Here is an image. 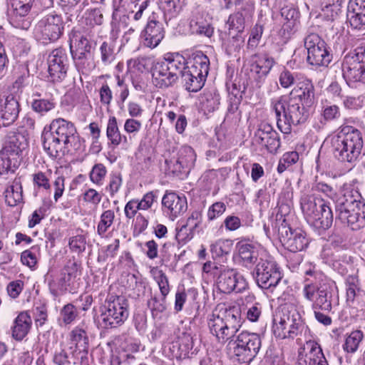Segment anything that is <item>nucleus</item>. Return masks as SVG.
Returning <instances> with one entry per match:
<instances>
[{"instance_id": "6e6d98bb", "label": "nucleus", "mask_w": 365, "mask_h": 365, "mask_svg": "<svg viewBox=\"0 0 365 365\" xmlns=\"http://www.w3.org/2000/svg\"><path fill=\"white\" fill-rule=\"evenodd\" d=\"M106 173V166L102 163H97L92 168L89 177L92 182L98 185H102Z\"/></svg>"}, {"instance_id": "6ab92c4d", "label": "nucleus", "mask_w": 365, "mask_h": 365, "mask_svg": "<svg viewBox=\"0 0 365 365\" xmlns=\"http://www.w3.org/2000/svg\"><path fill=\"white\" fill-rule=\"evenodd\" d=\"M255 142L264 147L270 153H276L280 147L278 133L268 123H262L255 133Z\"/></svg>"}, {"instance_id": "58836bf2", "label": "nucleus", "mask_w": 365, "mask_h": 365, "mask_svg": "<svg viewBox=\"0 0 365 365\" xmlns=\"http://www.w3.org/2000/svg\"><path fill=\"white\" fill-rule=\"evenodd\" d=\"M162 61L168 68V70L175 74L177 81L180 76L182 77V73L186 67V60L182 55L178 53H168L165 55Z\"/></svg>"}, {"instance_id": "6e6552de", "label": "nucleus", "mask_w": 365, "mask_h": 365, "mask_svg": "<svg viewBox=\"0 0 365 365\" xmlns=\"http://www.w3.org/2000/svg\"><path fill=\"white\" fill-rule=\"evenodd\" d=\"M104 308L99 321L103 329L118 327L128 317V301L124 296L108 295L105 301Z\"/></svg>"}, {"instance_id": "aec40b11", "label": "nucleus", "mask_w": 365, "mask_h": 365, "mask_svg": "<svg viewBox=\"0 0 365 365\" xmlns=\"http://www.w3.org/2000/svg\"><path fill=\"white\" fill-rule=\"evenodd\" d=\"M300 207L305 220L310 224L324 211L322 208L327 209L330 206L329 202L314 194H304L300 198Z\"/></svg>"}, {"instance_id": "1a4fd4ad", "label": "nucleus", "mask_w": 365, "mask_h": 365, "mask_svg": "<svg viewBox=\"0 0 365 365\" xmlns=\"http://www.w3.org/2000/svg\"><path fill=\"white\" fill-rule=\"evenodd\" d=\"M252 275L257 286L263 289L276 287L282 278L279 266L272 257L267 255L259 257Z\"/></svg>"}, {"instance_id": "338daca9", "label": "nucleus", "mask_w": 365, "mask_h": 365, "mask_svg": "<svg viewBox=\"0 0 365 365\" xmlns=\"http://www.w3.org/2000/svg\"><path fill=\"white\" fill-rule=\"evenodd\" d=\"M85 21L87 25L91 26L101 25L103 22V16L101 11L99 9H91L86 13Z\"/></svg>"}, {"instance_id": "a18cd8bd", "label": "nucleus", "mask_w": 365, "mask_h": 365, "mask_svg": "<svg viewBox=\"0 0 365 365\" xmlns=\"http://www.w3.org/2000/svg\"><path fill=\"white\" fill-rule=\"evenodd\" d=\"M168 295H163L162 293H152L150 298L148 301V307L150 308L153 317H157L158 314L163 313L167 309L166 297Z\"/></svg>"}, {"instance_id": "2f4dec72", "label": "nucleus", "mask_w": 365, "mask_h": 365, "mask_svg": "<svg viewBox=\"0 0 365 365\" xmlns=\"http://www.w3.org/2000/svg\"><path fill=\"white\" fill-rule=\"evenodd\" d=\"M222 317L228 338L233 336L242 325L240 309L232 307L220 312Z\"/></svg>"}, {"instance_id": "ddd939ff", "label": "nucleus", "mask_w": 365, "mask_h": 365, "mask_svg": "<svg viewBox=\"0 0 365 365\" xmlns=\"http://www.w3.org/2000/svg\"><path fill=\"white\" fill-rule=\"evenodd\" d=\"M70 52L77 70L83 74L88 73L93 68L92 45L89 40L81 36L71 40Z\"/></svg>"}, {"instance_id": "052dcab7", "label": "nucleus", "mask_w": 365, "mask_h": 365, "mask_svg": "<svg viewBox=\"0 0 365 365\" xmlns=\"http://www.w3.org/2000/svg\"><path fill=\"white\" fill-rule=\"evenodd\" d=\"M322 115L325 122L337 120L341 117L340 108L336 105H324Z\"/></svg>"}, {"instance_id": "4be33fe9", "label": "nucleus", "mask_w": 365, "mask_h": 365, "mask_svg": "<svg viewBox=\"0 0 365 365\" xmlns=\"http://www.w3.org/2000/svg\"><path fill=\"white\" fill-rule=\"evenodd\" d=\"M34 0H11V18L14 26L27 29L31 26V20L28 16Z\"/></svg>"}, {"instance_id": "0e129e2a", "label": "nucleus", "mask_w": 365, "mask_h": 365, "mask_svg": "<svg viewBox=\"0 0 365 365\" xmlns=\"http://www.w3.org/2000/svg\"><path fill=\"white\" fill-rule=\"evenodd\" d=\"M264 31V27L262 24H256L252 29L250 38L247 42V47L254 48L259 44Z\"/></svg>"}, {"instance_id": "e2e57ef3", "label": "nucleus", "mask_w": 365, "mask_h": 365, "mask_svg": "<svg viewBox=\"0 0 365 365\" xmlns=\"http://www.w3.org/2000/svg\"><path fill=\"white\" fill-rule=\"evenodd\" d=\"M39 251L38 246H33L29 250L24 251L21 255V260L23 264L29 267H34L37 263L36 252Z\"/></svg>"}, {"instance_id": "3c124183", "label": "nucleus", "mask_w": 365, "mask_h": 365, "mask_svg": "<svg viewBox=\"0 0 365 365\" xmlns=\"http://www.w3.org/2000/svg\"><path fill=\"white\" fill-rule=\"evenodd\" d=\"M55 105L53 100L38 98L32 101L31 106L34 112L43 115L53 110L55 108Z\"/></svg>"}, {"instance_id": "c756f323", "label": "nucleus", "mask_w": 365, "mask_h": 365, "mask_svg": "<svg viewBox=\"0 0 365 365\" xmlns=\"http://www.w3.org/2000/svg\"><path fill=\"white\" fill-rule=\"evenodd\" d=\"M152 77L154 85L161 89L173 86L177 82L175 74L168 70L162 61L152 67Z\"/></svg>"}, {"instance_id": "b1692460", "label": "nucleus", "mask_w": 365, "mask_h": 365, "mask_svg": "<svg viewBox=\"0 0 365 365\" xmlns=\"http://www.w3.org/2000/svg\"><path fill=\"white\" fill-rule=\"evenodd\" d=\"M306 354L299 353L297 365H329L320 345L311 339L306 341L304 350Z\"/></svg>"}, {"instance_id": "e433bc0d", "label": "nucleus", "mask_w": 365, "mask_h": 365, "mask_svg": "<svg viewBox=\"0 0 365 365\" xmlns=\"http://www.w3.org/2000/svg\"><path fill=\"white\" fill-rule=\"evenodd\" d=\"M207 326L210 333L217 338L219 342H225L229 339L221 314L212 313L208 315Z\"/></svg>"}, {"instance_id": "680f3d73", "label": "nucleus", "mask_w": 365, "mask_h": 365, "mask_svg": "<svg viewBox=\"0 0 365 365\" xmlns=\"http://www.w3.org/2000/svg\"><path fill=\"white\" fill-rule=\"evenodd\" d=\"M182 79L185 83L186 90L189 92L199 91L204 86L205 83L202 81L200 78H197V76L192 78V76L185 74H182Z\"/></svg>"}, {"instance_id": "a878e982", "label": "nucleus", "mask_w": 365, "mask_h": 365, "mask_svg": "<svg viewBox=\"0 0 365 365\" xmlns=\"http://www.w3.org/2000/svg\"><path fill=\"white\" fill-rule=\"evenodd\" d=\"M195 155L191 147H185L179 152L177 159L175 160H165L168 170L176 175L186 173L194 165Z\"/></svg>"}, {"instance_id": "f704fd0d", "label": "nucleus", "mask_w": 365, "mask_h": 365, "mask_svg": "<svg viewBox=\"0 0 365 365\" xmlns=\"http://www.w3.org/2000/svg\"><path fill=\"white\" fill-rule=\"evenodd\" d=\"M142 37L145 46L150 48L157 47L165 37L163 25H146Z\"/></svg>"}, {"instance_id": "7ed1b4c3", "label": "nucleus", "mask_w": 365, "mask_h": 365, "mask_svg": "<svg viewBox=\"0 0 365 365\" xmlns=\"http://www.w3.org/2000/svg\"><path fill=\"white\" fill-rule=\"evenodd\" d=\"M342 195L335 202L336 219L352 230L365 227V200L351 185H344Z\"/></svg>"}, {"instance_id": "f03ea898", "label": "nucleus", "mask_w": 365, "mask_h": 365, "mask_svg": "<svg viewBox=\"0 0 365 365\" xmlns=\"http://www.w3.org/2000/svg\"><path fill=\"white\" fill-rule=\"evenodd\" d=\"M41 138L43 150L50 157L56 158L60 153L72 147L79 135L73 123L58 118L44 127Z\"/></svg>"}, {"instance_id": "864d4df0", "label": "nucleus", "mask_w": 365, "mask_h": 365, "mask_svg": "<svg viewBox=\"0 0 365 365\" xmlns=\"http://www.w3.org/2000/svg\"><path fill=\"white\" fill-rule=\"evenodd\" d=\"M191 63L201 71V76H202V73H205L207 76L208 75L210 70V59L202 51H197L193 54Z\"/></svg>"}, {"instance_id": "9b49d317", "label": "nucleus", "mask_w": 365, "mask_h": 365, "mask_svg": "<svg viewBox=\"0 0 365 365\" xmlns=\"http://www.w3.org/2000/svg\"><path fill=\"white\" fill-rule=\"evenodd\" d=\"M213 274L217 276L216 284L220 292L230 294L242 292L248 287L245 277L237 269L225 266H215Z\"/></svg>"}, {"instance_id": "69168bd1", "label": "nucleus", "mask_w": 365, "mask_h": 365, "mask_svg": "<svg viewBox=\"0 0 365 365\" xmlns=\"http://www.w3.org/2000/svg\"><path fill=\"white\" fill-rule=\"evenodd\" d=\"M226 205L222 202H216L209 207L207 217L209 221H212L220 217L226 210Z\"/></svg>"}, {"instance_id": "dca6fc26", "label": "nucleus", "mask_w": 365, "mask_h": 365, "mask_svg": "<svg viewBox=\"0 0 365 365\" xmlns=\"http://www.w3.org/2000/svg\"><path fill=\"white\" fill-rule=\"evenodd\" d=\"M69 351L73 359V364L90 365L91 358L88 356V337L83 328L76 327L70 334Z\"/></svg>"}, {"instance_id": "4468645a", "label": "nucleus", "mask_w": 365, "mask_h": 365, "mask_svg": "<svg viewBox=\"0 0 365 365\" xmlns=\"http://www.w3.org/2000/svg\"><path fill=\"white\" fill-rule=\"evenodd\" d=\"M278 235L282 245L292 252L303 251L309 244L306 232L301 228L291 227L286 219L278 227Z\"/></svg>"}, {"instance_id": "423d86ee", "label": "nucleus", "mask_w": 365, "mask_h": 365, "mask_svg": "<svg viewBox=\"0 0 365 365\" xmlns=\"http://www.w3.org/2000/svg\"><path fill=\"white\" fill-rule=\"evenodd\" d=\"M26 135L20 132L11 133L0 150V177L8 178L19 167L23 151L28 147Z\"/></svg>"}, {"instance_id": "5fc2aeb1", "label": "nucleus", "mask_w": 365, "mask_h": 365, "mask_svg": "<svg viewBox=\"0 0 365 365\" xmlns=\"http://www.w3.org/2000/svg\"><path fill=\"white\" fill-rule=\"evenodd\" d=\"M67 280L66 274H64L57 280H52L48 282L50 292L54 297L63 294L67 290Z\"/></svg>"}, {"instance_id": "5701e85b", "label": "nucleus", "mask_w": 365, "mask_h": 365, "mask_svg": "<svg viewBox=\"0 0 365 365\" xmlns=\"http://www.w3.org/2000/svg\"><path fill=\"white\" fill-rule=\"evenodd\" d=\"M250 64L251 77L257 83H261L274 64V60L267 53H256L252 56Z\"/></svg>"}, {"instance_id": "ea45409f", "label": "nucleus", "mask_w": 365, "mask_h": 365, "mask_svg": "<svg viewBox=\"0 0 365 365\" xmlns=\"http://www.w3.org/2000/svg\"><path fill=\"white\" fill-rule=\"evenodd\" d=\"M186 0H160V9L163 13L165 21L177 17L186 4Z\"/></svg>"}, {"instance_id": "f3484780", "label": "nucleus", "mask_w": 365, "mask_h": 365, "mask_svg": "<svg viewBox=\"0 0 365 365\" xmlns=\"http://www.w3.org/2000/svg\"><path fill=\"white\" fill-rule=\"evenodd\" d=\"M48 71L50 81L53 83L62 82L67 76L68 58L66 48L59 47L53 49L48 57Z\"/></svg>"}, {"instance_id": "c9c22d12", "label": "nucleus", "mask_w": 365, "mask_h": 365, "mask_svg": "<svg viewBox=\"0 0 365 365\" xmlns=\"http://www.w3.org/2000/svg\"><path fill=\"white\" fill-rule=\"evenodd\" d=\"M332 283H322L317 287V296L313 304L314 308L324 311L331 310Z\"/></svg>"}, {"instance_id": "c85d7f7f", "label": "nucleus", "mask_w": 365, "mask_h": 365, "mask_svg": "<svg viewBox=\"0 0 365 365\" xmlns=\"http://www.w3.org/2000/svg\"><path fill=\"white\" fill-rule=\"evenodd\" d=\"M240 262L245 268H252L259 261V247L247 240H241L236 244Z\"/></svg>"}, {"instance_id": "8fccbe9b", "label": "nucleus", "mask_w": 365, "mask_h": 365, "mask_svg": "<svg viewBox=\"0 0 365 365\" xmlns=\"http://www.w3.org/2000/svg\"><path fill=\"white\" fill-rule=\"evenodd\" d=\"M115 213L111 210L104 211L101 215V220L97 226V232L100 236H103L113 225Z\"/></svg>"}, {"instance_id": "a19ab883", "label": "nucleus", "mask_w": 365, "mask_h": 365, "mask_svg": "<svg viewBox=\"0 0 365 365\" xmlns=\"http://www.w3.org/2000/svg\"><path fill=\"white\" fill-rule=\"evenodd\" d=\"M106 135L110 143L117 147L120 144L127 145L128 144V138L127 136L122 135L119 130L117 119L115 116H112L108 119Z\"/></svg>"}, {"instance_id": "0eeeda50", "label": "nucleus", "mask_w": 365, "mask_h": 365, "mask_svg": "<svg viewBox=\"0 0 365 365\" xmlns=\"http://www.w3.org/2000/svg\"><path fill=\"white\" fill-rule=\"evenodd\" d=\"M333 67L341 71L348 85L351 83H365V46H358L351 51Z\"/></svg>"}, {"instance_id": "79ce46f5", "label": "nucleus", "mask_w": 365, "mask_h": 365, "mask_svg": "<svg viewBox=\"0 0 365 365\" xmlns=\"http://www.w3.org/2000/svg\"><path fill=\"white\" fill-rule=\"evenodd\" d=\"M323 209L324 211L322 210L321 214L317 215L316 220L309 224L319 235L329 229L333 223L334 217L331 207Z\"/></svg>"}, {"instance_id": "412c9836", "label": "nucleus", "mask_w": 365, "mask_h": 365, "mask_svg": "<svg viewBox=\"0 0 365 365\" xmlns=\"http://www.w3.org/2000/svg\"><path fill=\"white\" fill-rule=\"evenodd\" d=\"M255 6L252 3L247 2L237 12L230 14L226 26L228 32L242 34L245 25L250 23L253 17Z\"/></svg>"}, {"instance_id": "473e14b6", "label": "nucleus", "mask_w": 365, "mask_h": 365, "mask_svg": "<svg viewBox=\"0 0 365 365\" xmlns=\"http://www.w3.org/2000/svg\"><path fill=\"white\" fill-rule=\"evenodd\" d=\"M32 319L27 312H21L14 319L12 327V336L16 341H21L29 334Z\"/></svg>"}, {"instance_id": "a211bd4d", "label": "nucleus", "mask_w": 365, "mask_h": 365, "mask_svg": "<svg viewBox=\"0 0 365 365\" xmlns=\"http://www.w3.org/2000/svg\"><path fill=\"white\" fill-rule=\"evenodd\" d=\"M20 110V104L15 96H0V128L12 125L17 120Z\"/></svg>"}, {"instance_id": "4c0bfd02", "label": "nucleus", "mask_w": 365, "mask_h": 365, "mask_svg": "<svg viewBox=\"0 0 365 365\" xmlns=\"http://www.w3.org/2000/svg\"><path fill=\"white\" fill-rule=\"evenodd\" d=\"M5 202L10 207H15L23 202V189L20 178H16L4 192Z\"/></svg>"}, {"instance_id": "09e8293b", "label": "nucleus", "mask_w": 365, "mask_h": 365, "mask_svg": "<svg viewBox=\"0 0 365 365\" xmlns=\"http://www.w3.org/2000/svg\"><path fill=\"white\" fill-rule=\"evenodd\" d=\"M101 60L103 65L110 64L115 58L114 45L112 42L103 41L100 48Z\"/></svg>"}, {"instance_id": "72a5a7b5", "label": "nucleus", "mask_w": 365, "mask_h": 365, "mask_svg": "<svg viewBox=\"0 0 365 365\" xmlns=\"http://www.w3.org/2000/svg\"><path fill=\"white\" fill-rule=\"evenodd\" d=\"M201 222L202 212L199 210H194L187 217L186 223L180 227L176 237H181V240H191Z\"/></svg>"}, {"instance_id": "f8f14e48", "label": "nucleus", "mask_w": 365, "mask_h": 365, "mask_svg": "<svg viewBox=\"0 0 365 365\" xmlns=\"http://www.w3.org/2000/svg\"><path fill=\"white\" fill-rule=\"evenodd\" d=\"M307 50V62L317 67H327L332 59L326 42L317 34L311 33L304 38Z\"/></svg>"}, {"instance_id": "774afa93", "label": "nucleus", "mask_w": 365, "mask_h": 365, "mask_svg": "<svg viewBox=\"0 0 365 365\" xmlns=\"http://www.w3.org/2000/svg\"><path fill=\"white\" fill-rule=\"evenodd\" d=\"M63 322L66 324H71L78 316V312L74 305L72 304H66L61 311Z\"/></svg>"}, {"instance_id": "37998d69", "label": "nucleus", "mask_w": 365, "mask_h": 365, "mask_svg": "<svg viewBox=\"0 0 365 365\" xmlns=\"http://www.w3.org/2000/svg\"><path fill=\"white\" fill-rule=\"evenodd\" d=\"M244 42L245 38L242 34H235L231 31V33L227 32V38L223 41L222 46L225 53L230 56L240 51L244 45Z\"/></svg>"}, {"instance_id": "49530a36", "label": "nucleus", "mask_w": 365, "mask_h": 365, "mask_svg": "<svg viewBox=\"0 0 365 365\" xmlns=\"http://www.w3.org/2000/svg\"><path fill=\"white\" fill-rule=\"evenodd\" d=\"M346 301L352 304L354 303L356 298L361 294V291L359 288V279L356 277L349 275L346 279Z\"/></svg>"}, {"instance_id": "2eb2a0df", "label": "nucleus", "mask_w": 365, "mask_h": 365, "mask_svg": "<svg viewBox=\"0 0 365 365\" xmlns=\"http://www.w3.org/2000/svg\"><path fill=\"white\" fill-rule=\"evenodd\" d=\"M64 24L61 15L49 14L38 21L35 34L43 43L58 40L63 34Z\"/></svg>"}, {"instance_id": "20e7f679", "label": "nucleus", "mask_w": 365, "mask_h": 365, "mask_svg": "<svg viewBox=\"0 0 365 365\" xmlns=\"http://www.w3.org/2000/svg\"><path fill=\"white\" fill-rule=\"evenodd\" d=\"M364 144V135L351 125H341L331 138L333 155L341 163L354 164L359 158Z\"/></svg>"}, {"instance_id": "9d476101", "label": "nucleus", "mask_w": 365, "mask_h": 365, "mask_svg": "<svg viewBox=\"0 0 365 365\" xmlns=\"http://www.w3.org/2000/svg\"><path fill=\"white\" fill-rule=\"evenodd\" d=\"M232 345V358L240 364H249L259 353L262 339L260 335L257 333L242 331Z\"/></svg>"}, {"instance_id": "4d7b16f0", "label": "nucleus", "mask_w": 365, "mask_h": 365, "mask_svg": "<svg viewBox=\"0 0 365 365\" xmlns=\"http://www.w3.org/2000/svg\"><path fill=\"white\" fill-rule=\"evenodd\" d=\"M122 175L118 172H112L109 175L108 184L106 187L110 197H113L120 190L122 185Z\"/></svg>"}, {"instance_id": "39448f33", "label": "nucleus", "mask_w": 365, "mask_h": 365, "mask_svg": "<svg viewBox=\"0 0 365 365\" xmlns=\"http://www.w3.org/2000/svg\"><path fill=\"white\" fill-rule=\"evenodd\" d=\"M274 332L280 339L298 337L305 341L311 339V331L301 314L294 307L282 308L274 318Z\"/></svg>"}, {"instance_id": "603ef678", "label": "nucleus", "mask_w": 365, "mask_h": 365, "mask_svg": "<svg viewBox=\"0 0 365 365\" xmlns=\"http://www.w3.org/2000/svg\"><path fill=\"white\" fill-rule=\"evenodd\" d=\"M231 249L232 243L228 240H219L210 246V251L215 257L228 255Z\"/></svg>"}, {"instance_id": "c03bdc74", "label": "nucleus", "mask_w": 365, "mask_h": 365, "mask_svg": "<svg viewBox=\"0 0 365 365\" xmlns=\"http://www.w3.org/2000/svg\"><path fill=\"white\" fill-rule=\"evenodd\" d=\"M220 100V95L215 91H204L199 98L202 109L209 113L217 109Z\"/></svg>"}, {"instance_id": "7c9ffc66", "label": "nucleus", "mask_w": 365, "mask_h": 365, "mask_svg": "<svg viewBox=\"0 0 365 365\" xmlns=\"http://www.w3.org/2000/svg\"><path fill=\"white\" fill-rule=\"evenodd\" d=\"M347 19L355 29H365V0H349Z\"/></svg>"}, {"instance_id": "393cba45", "label": "nucleus", "mask_w": 365, "mask_h": 365, "mask_svg": "<svg viewBox=\"0 0 365 365\" xmlns=\"http://www.w3.org/2000/svg\"><path fill=\"white\" fill-rule=\"evenodd\" d=\"M164 212L174 220L183 214L187 208V200L185 196H180L173 192H166L162 199Z\"/></svg>"}, {"instance_id": "bf43d9fd", "label": "nucleus", "mask_w": 365, "mask_h": 365, "mask_svg": "<svg viewBox=\"0 0 365 365\" xmlns=\"http://www.w3.org/2000/svg\"><path fill=\"white\" fill-rule=\"evenodd\" d=\"M16 70L18 71V75L15 81L16 86L19 88L29 85L31 75L28 66L26 64L19 65L16 68Z\"/></svg>"}, {"instance_id": "f257e3e1", "label": "nucleus", "mask_w": 365, "mask_h": 365, "mask_svg": "<svg viewBox=\"0 0 365 365\" xmlns=\"http://www.w3.org/2000/svg\"><path fill=\"white\" fill-rule=\"evenodd\" d=\"M314 102V86L308 78L297 83L288 99L285 96H280L272 100L271 109L274 113L277 128L284 134L291 133L292 126L307 120L308 112L305 107H311Z\"/></svg>"}, {"instance_id": "de8ad7c7", "label": "nucleus", "mask_w": 365, "mask_h": 365, "mask_svg": "<svg viewBox=\"0 0 365 365\" xmlns=\"http://www.w3.org/2000/svg\"><path fill=\"white\" fill-rule=\"evenodd\" d=\"M364 338L363 332L361 330H355L350 333L346 338L345 342L343 345V349L348 353L355 352L360 342Z\"/></svg>"}, {"instance_id": "cd10ccee", "label": "nucleus", "mask_w": 365, "mask_h": 365, "mask_svg": "<svg viewBox=\"0 0 365 365\" xmlns=\"http://www.w3.org/2000/svg\"><path fill=\"white\" fill-rule=\"evenodd\" d=\"M193 337L190 334L182 333L169 344L168 350L171 357L182 359L189 357L190 353L193 354L197 351V349L193 350Z\"/></svg>"}, {"instance_id": "13d9d810", "label": "nucleus", "mask_w": 365, "mask_h": 365, "mask_svg": "<svg viewBox=\"0 0 365 365\" xmlns=\"http://www.w3.org/2000/svg\"><path fill=\"white\" fill-rule=\"evenodd\" d=\"M68 247L71 252L80 255L85 252L86 247V238L83 235L71 237L68 241Z\"/></svg>"}, {"instance_id": "bb28decb", "label": "nucleus", "mask_w": 365, "mask_h": 365, "mask_svg": "<svg viewBox=\"0 0 365 365\" xmlns=\"http://www.w3.org/2000/svg\"><path fill=\"white\" fill-rule=\"evenodd\" d=\"M140 343L134 339H127L120 350L111 357V365H138L133 354L138 352Z\"/></svg>"}]
</instances>
